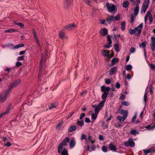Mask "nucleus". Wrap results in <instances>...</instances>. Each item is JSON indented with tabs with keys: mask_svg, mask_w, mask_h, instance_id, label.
I'll return each instance as SVG.
<instances>
[{
	"mask_svg": "<svg viewBox=\"0 0 155 155\" xmlns=\"http://www.w3.org/2000/svg\"><path fill=\"white\" fill-rule=\"evenodd\" d=\"M143 27V24L141 23L134 29L128 30L129 33L131 35H134L139 36L141 33L142 29Z\"/></svg>",
	"mask_w": 155,
	"mask_h": 155,
	"instance_id": "nucleus-1",
	"label": "nucleus"
},
{
	"mask_svg": "<svg viewBox=\"0 0 155 155\" xmlns=\"http://www.w3.org/2000/svg\"><path fill=\"white\" fill-rule=\"evenodd\" d=\"M150 0H145L144 1L141 9L140 13H144L148 8L150 3Z\"/></svg>",
	"mask_w": 155,
	"mask_h": 155,
	"instance_id": "nucleus-2",
	"label": "nucleus"
},
{
	"mask_svg": "<svg viewBox=\"0 0 155 155\" xmlns=\"http://www.w3.org/2000/svg\"><path fill=\"white\" fill-rule=\"evenodd\" d=\"M20 81L19 79L15 81L13 83L10 84L7 89L9 91H11L12 89L17 87L20 84Z\"/></svg>",
	"mask_w": 155,
	"mask_h": 155,
	"instance_id": "nucleus-3",
	"label": "nucleus"
},
{
	"mask_svg": "<svg viewBox=\"0 0 155 155\" xmlns=\"http://www.w3.org/2000/svg\"><path fill=\"white\" fill-rule=\"evenodd\" d=\"M106 6L107 8V10L109 12H111L114 11H116L117 8L115 5L113 4H110L109 3H107Z\"/></svg>",
	"mask_w": 155,
	"mask_h": 155,
	"instance_id": "nucleus-4",
	"label": "nucleus"
},
{
	"mask_svg": "<svg viewBox=\"0 0 155 155\" xmlns=\"http://www.w3.org/2000/svg\"><path fill=\"white\" fill-rule=\"evenodd\" d=\"M135 143L133 141L132 138L129 139L127 141L125 142L124 143V145L126 147L130 146L131 147H133L135 146Z\"/></svg>",
	"mask_w": 155,
	"mask_h": 155,
	"instance_id": "nucleus-5",
	"label": "nucleus"
},
{
	"mask_svg": "<svg viewBox=\"0 0 155 155\" xmlns=\"http://www.w3.org/2000/svg\"><path fill=\"white\" fill-rule=\"evenodd\" d=\"M140 3L139 0H137L136 4L135 5L136 6L134 9V14L135 16L137 15L138 14L139 8V5Z\"/></svg>",
	"mask_w": 155,
	"mask_h": 155,
	"instance_id": "nucleus-6",
	"label": "nucleus"
},
{
	"mask_svg": "<svg viewBox=\"0 0 155 155\" xmlns=\"http://www.w3.org/2000/svg\"><path fill=\"white\" fill-rule=\"evenodd\" d=\"M151 42L150 44V47L151 50L153 51H155V37H151Z\"/></svg>",
	"mask_w": 155,
	"mask_h": 155,
	"instance_id": "nucleus-7",
	"label": "nucleus"
},
{
	"mask_svg": "<svg viewBox=\"0 0 155 155\" xmlns=\"http://www.w3.org/2000/svg\"><path fill=\"white\" fill-rule=\"evenodd\" d=\"M108 93L107 92H104L103 94L102 95V98L103 99V101L101 102V104H104L106 100V98L108 95Z\"/></svg>",
	"mask_w": 155,
	"mask_h": 155,
	"instance_id": "nucleus-8",
	"label": "nucleus"
},
{
	"mask_svg": "<svg viewBox=\"0 0 155 155\" xmlns=\"http://www.w3.org/2000/svg\"><path fill=\"white\" fill-rule=\"evenodd\" d=\"M104 104H102L101 102H100V104L95 107L94 110L95 112L98 114L99 110L102 109V107L104 106Z\"/></svg>",
	"mask_w": 155,
	"mask_h": 155,
	"instance_id": "nucleus-9",
	"label": "nucleus"
},
{
	"mask_svg": "<svg viewBox=\"0 0 155 155\" xmlns=\"http://www.w3.org/2000/svg\"><path fill=\"white\" fill-rule=\"evenodd\" d=\"M107 40L108 41V45H105L104 47L107 48H109L111 46L112 41L111 38L109 35H107Z\"/></svg>",
	"mask_w": 155,
	"mask_h": 155,
	"instance_id": "nucleus-10",
	"label": "nucleus"
},
{
	"mask_svg": "<svg viewBox=\"0 0 155 155\" xmlns=\"http://www.w3.org/2000/svg\"><path fill=\"white\" fill-rule=\"evenodd\" d=\"M109 51L107 50H103L102 54L103 55L107 58H111V57L109 54Z\"/></svg>",
	"mask_w": 155,
	"mask_h": 155,
	"instance_id": "nucleus-11",
	"label": "nucleus"
},
{
	"mask_svg": "<svg viewBox=\"0 0 155 155\" xmlns=\"http://www.w3.org/2000/svg\"><path fill=\"white\" fill-rule=\"evenodd\" d=\"M33 36L34 37L35 40L36 41L38 46L40 47V44L39 42V39L36 35V32L34 30H33Z\"/></svg>",
	"mask_w": 155,
	"mask_h": 155,
	"instance_id": "nucleus-12",
	"label": "nucleus"
},
{
	"mask_svg": "<svg viewBox=\"0 0 155 155\" xmlns=\"http://www.w3.org/2000/svg\"><path fill=\"white\" fill-rule=\"evenodd\" d=\"M76 25L74 23H71L68 24L66 26L65 28L69 30H71L76 27Z\"/></svg>",
	"mask_w": 155,
	"mask_h": 155,
	"instance_id": "nucleus-13",
	"label": "nucleus"
},
{
	"mask_svg": "<svg viewBox=\"0 0 155 155\" xmlns=\"http://www.w3.org/2000/svg\"><path fill=\"white\" fill-rule=\"evenodd\" d=\"M109 148L110 150L113 152H116L117 147L115 146L112 143H111L109 145Z\"/></svg>",
	"mask_w": 155,
	"mask_h": 155,
	"instance_id": "nucleus-14",
	"label": "nucleus"
},
{
	"mask_svg": "<svg viewBox=\"0 0 155 155\" xmlns=\"http://www.w3.org/2000/svg\"><path fill=\"white\" fill-rule=\"evenodd\" d=\"M100 32L102 35L105 36L107 34V30L106 28H102L100 30Z\"/></svg>",
	"mask_w": 155,
	"mask_h": 155,
	"instance_id": "nucleus-15",
	"label": "nucleus"
},
{
	"mask_svg": "<svg viewBox=\"0 0 155 155\" xmlns=\"http://www.w3.org/2000/svg\"><path fill=\"white\" fill-rule=\"evenodd\" d=\"M72 0H64V5L66 7H68L72 2Z\"/></svg>",
	"mask_w": 155,
	"mask_h": 155,
	"instance_id": "nucleus-16",
	"label": "nucleus"
},
{
	"mask_svg": "<svg viewBox=\"0 0 155 155\" xmlns=\"http://www.w3.org/2000/svg\"><path fill=\"white\" fill-rule=\"evenodd\" d=\"M130 5V3L127 0H125L122 4V6L124 8H127Z\"/></svg>",
	"mask_w": 155,
	"mask_h": 155,
	"instance_id": "nucleus-17",
	"label": "nucleus"
},
{
	"mask_svg": "<svg viewBox=\"0 0 155 155\" xmlns=\"http://www.w3.org/2000/svg\"><path fill=\"white\" fill-rule=\"evenodd\" d=\"M145 128L148 130H153L155 128V123L147 125L146 127Z\"/></svg>",
	"mask_w": 155,
	"mask_h": 155,
	"instance_id": "nucleus-18",
	"label": "nucleus"
},
{
	"mask_svg": "<svg viewBox=\"0 0 155 155\" xmlns=\"http://www.w3.org/2000/svg\"><path fill=\"white\" fill-rule=\"evenodd\" d=\"M101 89L102 91H103L104 92H107L108 93V92L110 90V88L109 87H106L104 86H102L101 87Z\"/></svg>",
	"mask_w": 155,
	"mask_h": 155,
	"instance_id": "nucleus-19",
	"label": "nucleus"
},
{
	"mask_svg": "<svg viewBox=\"0 0 155 155\" xmlns=\"http://www.w3.org/2000/svg\"><path fill=\"white\" fill-rule=\"evenodd\" d=\"M127 117V116H124L123 117L120 116H117V118L120 122H123L125 120Z\"/></svg>",
	"mask_w": 155,
	"mask_h": 155,
	"instance_id": "nucleus-20",
	"label": "nucleus"
},
{
	"mask_svg": "<svg viewBox=\"0 0 155 155\" xmlns=\"http://www.w3.org/2000/svg\"><path fill=\"white\" fill-rule=\"evenodd\" d=\"M116 67H113L111 68L110 70V74L112 75L114 74L116 71Z\"/></svg>",
	"mask_w": 155,
	"mask_h": 155,
	"instance_id": "nucleus-21",
	"label": "nucleus"
},
{
	"mask_svg": "<svg viewBox=\"0 0 155 155\" xmlns=\"http://www.w3.org/2000/svg\"><path fill=\"white\" fill-rule=\"evenodd\" d=\"M76 142L74 140H71L69 143V145L70 148H72L74 147L75 145Z\"/></svg>",
	"mask_w": 155,
	"mask_h": 155,
	"instance_id": "nucleus-22",
	"label": "nucleus"
},
{
	"mask_svg": "<svg viewBox=\"0 0 155 155\" xmlns=\"http://www.w3.org/2000/svg\"><path fill=\"white\" fill-rule=\"evenodd\" d=\"M114 19V17L113 15L109 16L107 19V21L109 23H110Z\"/></svg>",
	"mask_w": 155,
	"mask_h": 155,
	"instance_id": "nucleus-23",
	"label": "nucleus"
},
{
	"mask_svg": "<svg viewBox=\"0 0 155 155\" xmlns=\"http://www.w3.org/2000/svg\"><path fill=\"white\" fill-rule=\"evenodd\" d=\"M120 113L124 116H127L128 115V111L127 110H124V109H121L120 111Z\"/></svg>",
	"mask_w": 155,
	"mask_h": 155,
	"instance_id": "nucleus-24",
	"label": "nucleus"
},
{
	"mask_svg": "<svg viewBox=\"0 0 155 155\" xmlns=\"http://www.w3.org/2000/svg\"><path fill=\"white\" fill-rule=\"evenodd\" d=\"M10 105H9V107L8 108V109L6 110V111L5 112H4L1 114H0V118L2 117V116H3L4 115H5L9 113L10 110Z\"/></svg>",
	"mask_w": 155,
	"mask_h": 155,
	"instance_id": "nucleus-25",
	"label": "nucleus"
},
{
	"mask_svg": "<svg viewBox=\"0 0 155 155\" xmlns=\"http://www.w3.org/2000/svg\"><path fill=\"white\" fill-rule=\"evenodd\" d=\"M69 141V138L66 137L63 140L62 143L64 145L66 146L67 145V143H68Z\"/></svg>",
	"mask_w": 155,
	"mask_h": 155,
	"instance_id": "nucleus-26",
	"label": "nucleus"
},
{
	"mask_svg": "<svg viewBox=\"0 0 155 155\" xmlns=\"http://www.w3.org/2000/svg\"><path fill=\"white\" fill-rule=\"evenodd\" d=\"M43 61V58H42V59L41 60L39 66L40 67V70H39V73H38V78H40V75H41V70H42L41 68L42 66V64Z\"/></svg>",
	"mask_w": 155,
	"mask_h": 155,
	"instance_id": "nucleus-27",
	"label": "nucleus"
},
{
	"mask_svg": "<svg viewBox=\"0 0 155 155\" xmlns=\"http://www.w3.org/2000/svg\"><path fill=\"white\" fill-rule=\"evenodd\" d=\"M58 106L57 104L55 103H53L51 104L49 106V109H51L53 108H55Z\"/></svg>",
	"mask_w": 155,
	"mask_h": 155,
	"instance_id": "nucleus-28",
	"label": "nucleus"
},
{
	"mask_svg": "<svg viewBox=\"0 0 155 155\" xmlns=\"http://www.w3.org/2000/svg\"><path fill=\"white\" fill-rule=\"evenodd\" d=\"M76 129V127L74 125L71 126L68 129V131L70 132H72L75 130Z\"/></svg>",
	"mask_w": 155,
	"mask_h": 155,
	"instance_id": "nucleus-29",
	"label": "nucleus"
},
{
	"mask_svg": "<svg viewBox=\"0 0 155 155\" xmlns=\"http://www.w3.org/2000/svg\"><path fill=\"white\" fill-rule=\"evenodd\" d=\"M63 144L61 143L59 144L58 148V151L59 153H61L62 150V146Z\"/></svg>",
	"mask_w": 155,
	"mask_h": 155,
	"instance_id": "nucleus-30",
	"label": "nucleus"
},
{
	"mask_svg": "<svg viewBox=\"0 0 155 155\" xmlns=\"http://www.w3.org/2000/svg\"><path fill=\"white\" fill-rule=\"evenodd\" d=\"M125 22L123 21L121 23V30L122 31H124L125 29Z\"/></svg>",
	"mask_w": 155,
	"mask_h": 155,
	"instance_id": "nucleus-31",
	"label": "nucleus"
},
{
	"mask_svg": "<svg viewBox=\"0 0 155 155\" xmlns=\"http://www.w3.org/2000/svg\"><path fill=\"white\" fill-rule=\"evenodd\" d=\"M25 45L23 44H20L17 45L13 47L14 49H18L20 47H24Z\"/></svg>",
	"mask_w": 155,
	"mask_h": 155,
	"instance_id": "nucleus-32",
	"label": "nucleus"
},
{
	"mask_svg": "<svg viewBox=\"0 0 155 155\" xmlns=\"http://www.w3.org/2000/svg\"><path fill=\"white\" fill-rule=\"evenodd\" d=\"M61 153L62 155H68L67 150L65 148L63 149Z\"/></svg>",
	"mask_w": 155,
	"mask_h": 155,
	"instance_id": "nucleus-33",
	"label": "nucleus"
},
{
	"mask_svg": "<svg viewBox=\"0 0 155 155\" xmlns=\"http://www.w3.org/2000/svg\"><path fill=\"white\" fill-rule=\"evenodd\" d=\"M151 10L148 11L147 12V14H146L145 17H147V18H148V17H150L152 16V15L151 13Z\"/></svg>",
	"mask_w": 155,
	"mask_h": 155,
	"instance_id": "nucleus-34",
	"label": "nucleus"
},
{
	"mask_svg": "<svg viewBox=\"0 0 155 155\" xmlns=\"http://www.w3.org/2000/svg\"><path fill=\"white\" fill-rule=\"evenodd\" d=\"M118 59L117 58H113L111 61V66H113L117 62Z\"/></svg>",
	"mask_w": 155,
	"mask_h": 155,
	"instance_id": "nucleus-35",
	"label": "nucleus"
},
{
	"mask_svg": "<svg viewBox=\"0 0 155 155\" xmlns=\"http://www.w3.org/2000/svg\"><path fill=\"white\" fill-rule=\"evenodd\" d=\"M77 124L80 127H82L84 125V121L83 120H81V121H80L79 120H78L77 121Z\"/></svg>",
	"mask_w": 155,
	"mask_h": 155,
	"instance_id": "nucleus-36",
	"label": "nucleus"
},
{
	"mask_svg": "<svg viewBox=\"0 0 155 155\" xmlns=\"http://www.w3.org/2000/svg\"><path fill=\"white\" fill-rule=\"evenodd\" d=\"M59 37L61 38H63L65 37V34L63 31H61L59 32Z\"/></svg>",
	"mask_w": 155,
	"mask_h": 155,
	"instance_id": "nucleus-37",
	"label": "nucleus"
},
{
	"mask_svg": "<svg viewBox=\"0 0 155 155\" xmlns=\"http://www.w3.org/2000/svg\"><path fill=\"white\" fill-rule=\"evenodd\" d=\"M14 23L15 25H17L19 26L21 28H23L24 27V25L23 23H21L14 22Z\"/></svg>",
	"mask_w": 155,
	"mask_h": 155,
	"instance_id": "nucleus-38",
	"label": "nucleus"
},
{
	"mask_svg": "<svg viewBox=\"0 0 155 155\" xmlns=\"http://www.w3.org/2000/svg\"><path fill=\"white\" fill-rule=\"evenodd\" d=\"M135 18V17H134L133 15L131 14L130 15V18L129 20L130 22L131 23H133L134 21Z\"/></svg>",
	"mask_w": 155,
	"mask_h": 155,
	"instance_id": "nucleus-39",
	"label": "nucleus"
},
{
	"mask_svg": "<svg viewBox=\"0 0 155 155\" xmlns=\"http://www.w3.org/2000/svg\"><path fill=\"white\" fill-rule=\"evenodd\" d=\"M101 127L103 129H106L108 127V125L107 124H105L104 122L103 121L102 123Z\"/></svg>",
	"mask_w": 155,
	"mask_h": 155,
	"instance_id": "nucleus-40",
	"label": "nucleus"
},
{
	"mask_svg": "<svg viewBox=\"0 0 155 155\" xmlns=\"http://www.w3.org/2000/svg\"><path fill=\"white\" fill-rule=\"evenodd\" d=\"M16 31L14 29H10L6 30L4 32L5 33H12L15 31Z\"/></svg>",
	"mask_w": 155,
	"mask_h": 155,
	"instance_id": "nucleus-41",
	"label": "nucleus"
},
{
	"mask_svg": "<svg viewBox=\"0 0 155 155\" xmlns=\"http://www.w3.org/2000/svg\"><path fill=\"white\" fill-rule=\"evenodd\" d=\"M130 133L132 135H135L139 134L138 132L135 130H131L130 131Z\"/></svg>",
	"mask_w": 155,
	"mask_h": 155,
	"instance_id": "nucleus-42",
	"label": "nucleus"
},
{
	"mask_svg": "<svg viewBox=\"0 0 155 155\" xmlns=\"http://www.w3.org/2000/svg\"><path fill=\"white\" fill-rule=\"evenodd\" d=\"M97 114L95 113L94 114H93L91 115V118L93 120H94L97 118Z\"/></svg>",
	"mask_w": 155,
	"mask_h": 155,
	"instance_id": "nucleus-43",
	"label": "nucleus"
},
{
	"mask_svg": "<svg viewBox=\"0 0 155 155\" xmlns=\"http://www.w3.org/2000/svg\"><path fill=\"white\" fill-rule=\"evenodd\" d=\"M132 67L131 65L128 64L127 65L125 68V69L127 71H129L132 69Z\"/></svg>",
	"mask_w": 155,
	"mask_h": 155,
	"instance_id": "nucleus-44",
	"label": "nucleus"
},
{
	"mask_svg": "<svg viewBox=\"0 0 155 155\" xmlns=\"http://www.w3.org/2000/svg\"><path fill=\"white\" fill-rule=\"evenodd\" d=\"M63 124V122L62 121L60 122L57 126L56 129L58 130L59 129L62 125Z\"/></svg>",
	"mask_w": 155,
	"mask_h": 155,
	"instance_id": "nucleus-45",
	"label": "nucleus"
},
{
	"mask_svg": "<svg viewBox=\"0 0 155 155\" xmlns=\"http://www.w3.org/2000/svg\"><path fill=\"white\" fill-rule=\"evenodd\" d=\"M114 48L115 50L117 52H118L120 51L119 45L117 44H116L114 46Z\"/></svg>",
	"mask_w": 155,
	"mask_h": 155,
	"instance_id": "nucleus-46",
	"label": "nucleus"
},
{
	"mask_svg": "<svg viewBox=\"0 0 155 155\" xmlns=\"http://www.w3.org/2000/svg\"><path fill=\"white\" fill-rule=\"evenodd\" d=\"M137 112H136L134 116H133V118H132L131 120L132 122H134V121H135L136 119L137 118Z\"/></svg>",
	"mask_w": 155,
	"mask_h": 155,
	"instance_id": "nucleus-47",
	"label": "nucleus"
},
{
	"mask_svg": "<svg viewBox=\"0 0 155 155\" xmlns=\"http://www.w3.org/2000/svg\"><path fill=\"white\" fill-rule=\"evenodd\" d=\"M121 104L124 106H128L129 105V103L127 101H123L121 102Z\"/></svg>",
	"mask_w": 155,
	"mask_h": 155,
	"instance_id": "nucleus-48",
	"label": "nucleus"
},
{
	"mask_svg": "<svg viewBox=\"0 0 155 155\" xmlns=\"http://www.w3.org/2000/svg\"><path fill=\"white\" fill-rule=\"evenodd\" d=\"M146 46V43L145 41L143 42L142 44L139 45V46L140 48H145Z\"/></svg>",
	"mask_w": 155,
	"mask_h": 155,
	"instance_id": "nucleus-49",
	"label": "nucleus"
},
{
	"mask_svg": "<svg viewBox=\"0 0 155 155\" xmlns=\"http://www.w3.org/2000/svg\"><path fill=\"white\" fill-rule=\"evenodd\" d=\"M86 139L87 137L84 134H81V140H83L84 139Z\"/></svg>",
	"mask_w": 155,
	"mask_h": 155,
	"instance_id": "nucleus-50",
	"label": "nucleus"
},
{
	"mask_svg": "<svg viewBox=\"0 0 155 155\" xmlns=\"http://www.w3.org/2000/svg\"><path fill=\"white\" fill-rule=\"evenodd\" d=\"M9 91H10L9 90H8V89H7L6 90L5 92V93L4 94V95L7 98L9 95Z\"/></svg>",
	"mask_w": 155,
	"mask_h": 155,
	"instance_id": "nucleus-51",
	"label": "nucleus"
},
{
	"mask_svg": "<svg viewBox=\"0 0 155 155\" xmlns=\"http://www.w3.org/2000/svg\"><path fill=\"white\" fill-rule=\"evenodd\" d=\"M152 149L151 148L149 149L148 150H143V152L144 153L146 154H147L148 153H149L150 152H151L152 151Z\"/></svg>",
	"mask_w": 155,
	"mask_h": 155,
	"instance_id": "nucleus-52",
	"label": "nucleus"
},
{
	"mask_svg": "<svg viewBox=\"0 0 155 155\" xmlns=\"http://www.w3.org/2000/svg\"><path fill=\"white\" fill-rule=\"evenodd\" d=\"M147 100V93L146 92L144 94V101L145 103L146 102Z\"/></svg>",
	"mask_w": 155,
	"mask_h": 155,
	"instance_id": "nucleus-53",
	"label": "nucleus"
},
{
	"mask_svg": "<svg viewBox=\"0 0 155 155\" xmlns=\"http://www.w3.org/2000/svg\"><path fill=\"white\" fill-rule=\"evenodd\" d=\"M105 81L106 84H109L111 82L110 80L109 79H107V78L105 79Z\"/></svg>",
	"mask_w": 155,
	"mask_h": 155,
	"instance_id": "nucleus-54",
	"label": "nucleus"
},
{
	"mask_svg": "<svg viewBox=\"0 0 155 155\" xmlns=\"http://www.w3.org/2000/svg\"><path fill=\"white\" fill-rule=\"evenodd\" d=\"M102 150L104 152H106L107 151V148L106 146H103L102 147Z\"/></svg>",
	"mask_w": 155,
	"mask_h": 155,
	"instance_id": "nucleus-55",
	"label": "nucleus"
},
{
	"mask_svg": "<svg viewBox=\"0 0 155 155\" xmlns=\"http://www.w3.org/2000/svg\"><path fill=\"white\" fill-rule=\"evenodd\" d=\"M4 146L7 147H9L11 146V144L9 141H7L6 143L4 144Z\"/></svg>",
	"mask_w": 155,
	"mask_h": 155,
	"instance_id": "nucleus-56",
	"label": "nucleus"
},
{
	"mask_svg": "<svg viewBox=\"0 0 155 155\" xmlns=\"http://www.w3.org/2000/svg\"><path fill=\"white\" fill-rule=\"evenodd\" d=\"M7 97L5 96L4 95L2 98L1 99V101L2 102H3L5 101L7 99Z\"/></svg>",
	"mask_w": 155,
	"mask_h": 155,
	"instance_id": "nucleus-57",
	"label": "nucleus"
},
{
	"mask_svg": "<svg viewBox=\"0 0 155 155\" xmlns=\"http://www.w3.org/2000/svg\"><path fill=\"white\" fill-rule=\"evenodd\" d=\"M130 51L131 53H133L135 51V49L134 47L131 48L130 49Z\"/></svg>",
	"mask_w": 155,
	"mask_h": 155,
	"instance_id": "nucleus-58",
	"label": "nucleus"
},
{
	"mask_svg": "<svg viewBox=\"0 0 155 155\" xmlns=\"http://www.w3.org/2000/svg\"><path fill=\"white\" fill-rule=\"evenodd\" d=\"M150 66L151 69L153 70H155V65L153 64H150Z\"/></svg>",
	"mask_w": 155,
	"mask_h": 155,
	"instance_id": "nucleus-59",
	"label": "nucleus"
},
{
	"mask_svg": "<svg viewBox=\"0 0 155 155\" xmlns=\"http://www.w3.org/2000/svg\"><path fill=\"white\" fill-rule=\"evenodd\" d=\"M85 116V114L84 113H81L80 116V119L81 120L83 118V117Z\"/></svg>",
	"mask_w": 155,
	"mask_h": 155,
	"instance_id": "nucleus-60",
	"label": "nucleus"
},
{
	"mask_svg": "<svg viewBox=\"0 0 155 155\" xmlns=\"http://www.w3.org/2000/svg\"><path fill=\"white\" fill-rule=\"evenodd\" d=\"M149 24H151L152 23V22L153 21V18L152 16L149 17Z\"/></svg>",
	"mask_w": 155,
	"mask_h": 155,
	"instance_id": "nucleus-61",
	"label": "nucleus"
},
{
	"mask_svg": "<svg viewBox=\"0 0 155 155\" xmlns=\"http://www.w3.org/2000/svg\"><path fill=\"white\" fill-rule=\"evenodd\" d=\"M16 66L17 67H19L22 65V63L19 62H17L16 63Z\"/></svg>",
	"mask_w": 155,
	"mask_h": 155,
	"instance_id": "nucleus-62",
	"label": "nucleus"
},
{
	"mask_svg": "<svg viewBox=\"0 0 155 155\" xmlns=\"http://www.w3.org/2000/svg\"><path fill=\"white\" fill-rule=\"evenodd\" d=\"M24 58V56H20L18 57V61H21Z\"/></svg>",
	"mask_w": 155,
	"mask_h": 155,
	"instance_id": "nucleus-63",
	"label": "nucleus"
},
{
	"mask_svg": "<svg viewBox=\"0 0 155 155\" xmlns=\"http://www.w3.org/2000/svg\"><path fill=\"white\" fill-rule=\"evenodd\" d=\"M99 140H104V138L103 136L101 135H99Z\"/></svg>",
	"mask_w": 155,
	"mask_h": 155,
	"instance_id": "nucleus-64",
	"label": "nucleus"
}]
</instances>
